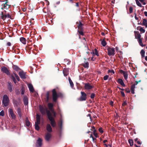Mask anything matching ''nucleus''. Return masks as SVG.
<instances>
[{"instance_id":"f257e3e1","label":"nucleus","mask_w":147,"mask_h":147,"mask_svg":"<svg viewBox=\"0 0 147 147\" xmlns=\"http://www.w3.org/2000/svg\"><path fill=\"white\" fill-rule=\"evenodd\" d=\"M46 113L48 117V118L50 121V124L53 127H55L56 126V123L55 121L54 118L52 116V114L49 110L46 111Z\"/></svg>"},{"instance_id":"f03ea898","label":"nucleus","mask_w":147,"mask_h":147,"mask_svg":"<svg viewBox=\"0 0 147 147\" xmlns=\"http://www.w3.org/2000/svg\"><path fill=\"white\" fill-rule=\"evenodd\" d=\"M52 95L53 100L54 102H56L58 97L63 98V94L59 92L57 93L55 89H53L52 90Z\"/></svg>"},{"instance_id":"7ed1b4c3","label":"nucleus","mask_w":147,"mask_h":147,"mask_svg":"<svg viewBox=\"0 0 147 147\" xmlns=\"http://www.w3.org/2000/svg\"><path fill=\"white\" fill-rule=\"evenodd\" d=\"M9 97L6 94L3 95L2 100V104L6 107L7 106L9 103Z\"/></svg>"},{"instance_id":"20e7f679","label":"nucleus","mask_w":147,"mask_h":147,"mask_svg":"<svg viewBox=\"0 0 147 147\" xmlns=\"http://www.w3.org/2000/svg\"><path fill=\"white\" fill-rule=\"evenodd\" d=\"M81 96L80 98H78V100L80 101H83L86 100L87 98V94L83 92H81Z\"/></svg>"},{"instance_id":"39448f33","label":"nucleus","mask_w":147,"mask_h":147,"mask_svg":"<svg viewBox=\"0 0 147 147\" xmlns=\"http://www.w3.org/2000/svg\"><path fill=\"white\" fill-rule=\"evenodd\" d=\"M39 110L42 115H45L46 113V111L47 110V108L46 107H43L41 105H40L39 107Z\"/></svg>"},{"instance_id":"423d86ee","label":"nucleus","mask_w":147,"mask_h":147,"mask_svg":"<svg viewBox=\"0 0 147 147\" xmlns=\"http://www.w3.org/2000/svg\"><path fill=\"white\" fill-rule=\"evenodd\" d=\"M108 55L109 56H111L114 54L115 50L113 48H111L108 47L107 49Z\"/></svg>"},{"instance_id":"0eeeda50","label":"nucleus","mask_w":147,"mask_h":147,"mask_svg":"<svg viewBox=\"0 0 147 147\" xmlns=\"http://www.w3.org/2000/svg\"><path fill=\"white\" fill-rule=\"evenodd\" d=\"M76 24H78V30H84V28L83 27L84 24L80 21L76 22Z\"/></svg>"},{"instance_id":"6e6552de","label":"nucleus","mask_w":147,"mask_h":147,"mask_svg":"<svg viewBox=\"0 0 147 147\" xmlns=\"http://www.w3.org/2000/svg\"><path fill=\"white\" fill-rule=\"evenodd\" d=\"M1 70L3 73H5L7 75H9L10 74L9 71L8 69L7 68L5 67H2Z\"/></svg>"},{"instance_id":"1a4fd4ad","label":"nucleus","mask_w":147,"mask_h":147,"mask_svg":"<svg viewBox=\"0 0 147 147\" xmlns=\"http://www.w3.org/2000/svg\"><path fill=\"white\" fill-rule=\"evenodd\" d=\"M84 88L85 89L90 90L93 88V87L90 85L89 83L84 84Z\"/></svg>"},{"instance_id":"9d476101","label":"nucleus","mask_w":147,"mask_h":147,"mask_svg":"<svg viewBox=\"0 0 147 147\" xmlns=\"http://www.w3.org/2000/svg\"><path fill=\"white\" fill-rule=\"evenodd\" d=\"M9 114L10 115L12 118L14 119L16 118V115L14 113L13 109H9L8 110Z\"/></svg>"},{"instance_id":"9b49d317","label":"nucleus","mask_w":147,"mask_h":147,"mask_svg":"<svg viewBox=\"0 0 147 147\" xmlns=\"http://www.w3.org/2000/svg\"><path fill=\"white\" fill-rule=\"evenodd\" d=\"M7 18L12 19L11 17L9 15V13H5L4 16H2V19L3 20H4L5 19Z\"/></svg>"},{"instance_id":"f8f14e48","label":"nucleus","mask_w":147,"mask_h":147,"mask_svg":"<svg viewBox=\"0 0 147 147\" xmlns=\"http://www.w3.org/2000/svg\"><path fill=\"white\" fill-rule=\"evenodd\" d=\"M19 75L22 79H25L26 78V74L23 71L19 72Z\"/></svg>"},{"instance_id":"ddd939ff","label":"nucleus","mask_w":147,"mask_h":147,"mask_svg":"<svg viewBox=\"0 0 147 147\" xmlns=\"http://www.w3.org/2000/svg\"><path fill=\"white\" fill-rule=\"evenodd\" d=\"M45 97L46 98V102H48L49 101V99L51 98V97H50V92L49 91H47V92Z\"/></svg>"},{"instance_id":"4468645a","label":"nucleus","mask_w":147,"mask_h":147,"mask_svg":"<svg viewBox=\"0 0 147 147\" xmlns=\"http://www.w3.org/2000/svg\"><path fill=\"white\" fill-rule=\"evenodd\" d=\"M28 88L30 92H33L34 90L32 84H28Z\"/></svg>"},{"instance_id":"2eb2a0df","label":"nucleus","mask_w":147,"mask_h":147,"mask_svg":"<svg viewBox=\"0 0 147 147\" xmlns=\"http://www.w3.org/2000/svg\"><path fill=\"white\" fill-rule=\"evenodd\" d=\"M46 129L49 133H51L52 131V128L50 124H49L47 125Z\"/></svg>"},{"instance_id":"dca6fc26","label":"nucleus","mask_w":147,"mask_h":147,"mask_svg":"<svg viewBox=\"0 0 147 147\" xmlns=\"http://www.w3.org/2000/svg\"><path fill=\"white\" fill-rule=\"evenodd\" d=\"M48 106L50 111L51 112L54 111L53 109V105L51 103H49L48 104Z\"/></svg>"},{"instance_id":"f3484780","label":"nucleus","mask_w":147,"mask_h":147,"mask_svg":"<svg viewBox=\"0 0 147 147\" xmlns=\"http://www.w3.org/2000/svg\"><path fill=\"white\" fill-rule=\"evenodd\" d=\"M24 104L25 105H27L28 104V98L26 96H25L23 98Z\"/></svg>"},{"instance_id":"a211bd4d","label":"nucleus","mask_w":147,"mask_h":147,"mask_svg":"<svg viewBox=\"0 0 147 147\" xmlns=\"http://www.w3.org/2000/svg\"><path fill=\"white\" fill-rule=\"evenodd\" d=\"M42 140L40 138H38V140L37 141L36 143L37 144L36 145H38V146L39 147H40L42 145Z\"/></svg>"},{"instance_id":"6ab92c4d","label":"nucleus","mask_w":147,"mask_h":147,"mask_svg":"<svg viewBox=\"0 0 147 147\" xmlns=\"http://www.w3.org/2000/svg\"><path fill=\"white\" fill-rule=\"evenodd\" d=\"M120 73L123 74L125 79L126 80L127 78V72L122 70H120Z\"/></svg>"},{"instance_id":"aec40b11","label":"nucleus","mask_w":147,"mask_h":147,"mask_svg":"<svg viewBox=\"0 0 147 147\" xmlns=\"http://www.w3.org/2000/svg\"><path fill=\"white\" fill-rule=\"evenodd\" d=\"M51 137V135L50 133H48L45 135V139L47 141H49Z\"/></svg>"},{"instance_id":"412c9836","label":"nucleus","mask_w":147,"mask_h":147,"mask_svg":"<svg viewBox=\"0 0 147 147\" xmlns=\"http://www.w3.org/2000/svg\"><path fill=\"white\" fill-rule=\"evenodd\" d=\"M13 103L14 105V107H18L19 105V102L17 100L15 99H13Z\"/></svg>"},{"instance_id":"4be33fe9","label":"nucleus","mask_w":147,"mask_h":147,"mask_svg":"<svg viewBox=\"0 0 147 147\" xmlns=\"http://www.w3.org/2000/svg\"><path fill=\"white\" fill-rule=\"evenodd\" d=\"M8 88L10 92H11L12 91V85L11 82L8 83Z\"/></svg>"},{"instance_id":"5701e85b","label":"nucleus","mask_w":147,"mask_h":147,"mask_svg":"<svg viewBox=\"0 0 147 147\" xmlns=\"http://www.w3.org/2000/svg\"><path fill=\"white\" fill-rule=\"evenodd\" d=\"M17 111L19 117L21 118L22 117L21 109L20 107L18 108L17 109Z\"/></svg>"},{"instance_id":"b1692460","label":"nucleus","mask_w":147,"mask_h":147,"mask_svg":"<svg viewBox=\"0 0 147 147\" xmlns=\"http://www.w3.org/2000/svg\"><path fill=\"white\" fill-rule=\"evenodd\" d=\"M35 123H40V116L38 114H37L36 115V121Z\"/></svg>"},{"instance_id":"393cba45","label":"nucleus","mask_w":147,"mask_h":147,"mask_svg":"<svg viewBox=\"0 0 147 147\" xmlns=\"http://www.w3.org/2000/svg\"><path fill=\"white\" fill-rule=\"evenodd\" d=\"M135 35L136 38L139 39L141 38V35L138 32H135Z\"/></svg>"},{"instance_id":"a878e982","label":"nucleus","mask_w":147,"mask_h":147,"mask_svg":"<svg viewBox=\"0 0 147 147\" xmlns=\"http://www.w3.org/2000/svg\"><path fill=\"white\" fill-rule=\"evenodd\" d=\"M20 40L24 44H26V39L25 38L23 37H21L20 38Z\"/></svg>"},{"instance_id":"bb28decb","label":"nucleus","mask_w":147,"mask_h":147,"mask_svg":"<svg viewBox=\"0 0 147 147\" xmlns=\"http://www.w3.org/2000/svg\"><path fill=\"white\" fill-rule=\"evenodd\" d=\"M12 68L16 71H18L20 69L16 65H13L12 66Z\"/></svg>"},{"instance_id":"cd10ccee","label":"nucleus","mask_w":147,"mask_h":147,"mask_svg":"<svg viewBox=\"0 0 147 147\" xmlns=\"http://www.w3.org/2000/svg\"><path fill=\"white\" fill-rule=\"evenodd\" d=\"M63 73L65 76H67L68 74V70L66 69H64L63 70Z\"/></svg>"},{"instance_id":"c85d7f7f","label":"nucleus","mask_w":147,"mask_h":147,"mask_svg":"<svg viewBox=\"0 0 147 147\" xmlns=\"http://www.w3.org/2000/svg\"><path fill=\"white\" fill-rule=\"evenodd\" d=\"M40 123H35V129L38 131L40 129V127L38 125L39 124H40Z\"/></svg>"},{"instance_id":"c756f323","label":"nucleus","mask_w":147,"mask_h":147,"mask_svg":"<svg viewBox=\"0 0 147 147\" xmlns=\"http://www.w3.org/2000/svg\"><path fill=\"white\" fill-rule=\"evenodd\" d=\"M26 124L27 126L29 127L30 125V122L29 121L28 118H26Z\"/></svg>"},{"instance_id":"7c9ffc66","label":"nucleus","mask_w":147,"mask_h":147,"mask_svg":"<svg viewBox=\"0 0 147 147\" xmlns=\"http://www.w3.org/2000/svg\"><path fill=\"white\" fill-rule=\"evenodd\" d=\"M135 84H134L131 86V90L132 94L134 93V89L135 88Z\"/></svg>"},{"instance_id":"2f4dec72","label":"nucleus","mask_w":147,"mask_h":147,"mask_svg":"<svg viewBox=\"0 0 147 147\" xmlns=\"http://www.w3.org/2000/svg\"><path fill=\"white\" fill-rule=\"evenodd\" d=\"M68 80L71 87L72 88H73L74 86V84L70 77H69L68 78Z\"/></svg>"},{"instance_id":"473e14b6","label":"nucleus","mask_w":147,"mask_h":147,"mask_svg":"<svg viewBox=\"0 0 147 147\" xmlns=\"http://www.w3.org/2000/svg\"><path fill=\"white\" fill-rule=\"evenodd\" d=\"M84 30H78V32L79 34V35H81L82 36H84V33L83 32Z\"/></svg>"},{"instance_id":"72a5a7b5","label":"nucleus","mask_w":147,"mask_h":147,"mask_svg":"<svg viewBox=\"0 0 147 147\" xmlns=\"http://www.w3.org/2000/svg\"><path fill=\"white\" fill-rule=\"evenodd\" d=\"M101 43L103 47H105L107 45V43L104 39L102 41Z\"/></svg>"},{"instance_id":"f704fd0d","label":"nucleus","mask_w":147,"mask_h":147,"mask_svg":"<svg viewBox=\"0 0 147 147\" xmlns=\"http://www.w3.org/2000/svg\"><path fill=\"white\" fill-rule=\"evenodd\" d=\"M83 67L86 68H88L89 67V63L88 62H86L85 64H83Z\"/></svg>"},{"instance_id":"c9c22d12","label":"nucleus","mask_w":147,"mask_h":147,"mask_svg":"<svg viewBox=\"0 0 147 147\" xmlns=\"http://www.w3.org/2000/svg\"><path fill=\"white\" fill-rule=\"evenodd\" d=\"M140 53L141 55V56L142 57H144V54H145V51L143 50H142L141 52Z\"/></svg>"},{"instance_id":"e433bc0d","label":"nucleus","mask_w":147,"mask_h":147,"mask_svg":"<svg viewBox=\"0 0 147 147\" xmlns=\"http://www.w3.org/2000/svg\"><path fill=\"white\" fill-rule=\"evenodd\" d=\"M15 77L16 78L17 80L19 81L20 80V79L18 76L16 74V73H13Z\"/></svg>"},{"instance_id":"4c0bfd02","label":"nucleus","mask_w":147,"mask_h":147,"mask_svg":"<svg viewBox=\"0 0 147 147\" xmlns=\"http://www.w3.org/2000/svg\"><path fill=\"white\" fill-rule=\"evenodd\" d=\"M15 77L16 78L17 80L19 81L20 80V79L18 76L16 74V73H13Z\"/></svg>"},{"instance_id":"58836bf2","label":"nucleus","mask_w":147,"mask_h":147,"mask_svg":"<svg viewBox=\"0 0 147 147\" xmlns=\"http://www.w3.org/2000/svg\"><path fill=\"white\" fill-rule=\"evenodd\" d=\"M128 141L129 144H130V146H132L133 144V140H132L129 139L128 140Z\"/></svg>"},{"instance_id":"ea45409f","label":"nucleus","mask_w":147,"mask_h":147,"mask_svg":"<svg viewBox=\"0 0 147 147\" xmlns=\"http://www.w3.org/2000/svg\"><path fill=\"white\" fill-rule=\"evenodd\" d=\"M11 79L16 84V79L12 75H11Z\"/></svg>"},{"instance_id":"a19ab883","label":"nucleus","mask_w":147,"mask_h":147,"mask_svg":"<svg viewBox=\"0 0 147 147\" xmlns=\"http://www.w3.org/2000/svg\"><path fill=\"white\" fill-rule=\"evenodd\" d=\"M120 84L123 86H125V85L123 83V80L122 79H120Z\"/></svg>"},{"instance_id":"79ce46f5","label":"nucleus","mask_w":147,"mask_h":147,"mask_svg":"<svg viewBox=\"0 0 147 147\" xmlns=\"http://www.w3.org/2000/svg\"><path fill=\"white\" fill-rule=\"evenodd\" d=\"M138 39L140 45L141 46H142V47H143V45L142 42V39H141V38Z\"/></svg>"},{"instance_id":"37998d69","label":"nucleus","mask_w":147,"mask_h":147,"mask_svg":"<svg viewBox=\"0 0 147 147\" xmlns=\"http://www.w3.org/2000/svg\"><path fill=\"white\" fill-rule=\"evenodd\" d=\"M137 4L139 7H141V4L139 2L138 0H136Z\"/></svg>"},{"instance_id":"c03bdc74","label":"nucleus","mask_w":147,"mask_h":147,"mask_svg":"<svg viewBox=\"0 0 147 147\" xmlns=\"http://www.w3.org/2000/svg\"><path fill=\"white\" fill-rule=\"evenodd\" d=\"M4 115V112L3 110L1 111L0 112V116H3Z\"/></svg>"},{"instance_id":"a18cd8bd","label":"nucleus","mask_w":147,"mask_h":147,"mask_svg":"<svg viewBox=\"0 0 147 147\" xmlns=\"http://www.w3.org/2000/svg\"><path fill=\"white\" fill-rule=\"evenodd\" d=\"M108 73H111L112 74H114L115 73L114 71L113 70H109L108 71Z\"/></svg>"},{"instance_id":"49530a36","label":"nucleus","mask_w":147,"mask_h":147,"mask_svg":"<svg viewBox=\"0 0 147 147\" xmlns=\"http://www.w3.org/2000/svg\"><path fill=\"white\" fill-rule=\"evenodd\" d=\"M94 51L95 52V54L96 55H97V56H99L98 53V52L97 50L96 49H94Z\"/></svg>"},{"instance_id":"de8ad7c7","label":"nucleus","mask_w":147,"mask_h":147,"mask_svg":"<svg viewBox=\"0 0 147 147\" xmlns=\"http://www.w3.org/2000/svg\"><path fill=\"white\" fill-rule=\"evenodd\" d=\"M6 13V11H3V12H1V13H0V15H1V19H2V16L3 15L4 16V15Z\"/></svg>"},{"instance_id":"09e8293b","label":"nucleus","mask_w":147,"mask_h":147,"mask_svg":"<svg viewBox=\"0 0 147 147\" xmlns=\"http://www.w3.org/2000/svg\"><path fill=\"white\" fill-rule=\"evenodd\" d=\"M98 130L100 132L101 134H102L103 132V131L102 130V128L101 127H100L99 128Z\"/></svg>"},{"instance_id":"8fccbe9b","label":"nucleus","mask_w":147,"mask_h":147,"mask_svg":"<svg viewBox=\"0 0 147 147\" xmlns=\"http://www.w3.org/2000/svg\"><path fill=\"white\" fill-rule=\"evenodd\" d=\"M95 96V94L94 93H92L90 96V97L91 98L93 99L94 98Z\"/></svg>"},{"instance_id":"3c124183","label":"nucleus","mask_w":147,"mask_h":147,"mask_svg":"<svg viewBox=\"0 0 147 147\" xmlns=\"http://www.w3.org/2000/svg\"><path fill=\"white\" fill-rule=\"evenodd\" d=\"M2 5L3 7V8H5L8 5L9 6H10V5H9L8 4H5V3H4L2 4Z\"/></svg>"},{"instance_id":"603ef678","label":"nucleus","mask_w":147,"mask_h":147,"mask_svg":"<svg viewBox=\"0 0 147 147\" xmlns=\"http://www.w3.org/2000/svg\"><path fill=\"white\" fill-rule=\"evenodd\" d=\"M109 76L108 75H106L103 77V79L104 80H107Z\"/></svg>"},{"instance_id":"864d4df0","label":"nucleus","mask_w":147,"mask_h":147,"mask_svg":"<svg viewBox=\"0 0 147 147\" xmlns=\"http://www.w3.org/2000/svg\"><path fill=\"white\" fill-rule=\"evenodd\" d=\"M147 22V20L145 19H144L143 20V22L142 24H143L144 25Z\"/></svg>"},{"instance_id":"5fc2aeb1","label":"nucleus","mask_w":147,"mask_h":147,"mask_svg":"<svg viewBox=\"0 0 147 147\" xmlns=\"http://www.w3.org/2000/svg\"><path fill=\"white\" fill-rule=\"evenodd\" d=\"M53 114V116L54 117H56V113L54 111L52 112H51Z\"/></svg>"},{"instance_id":"6e6d98bb","label":"nucleus","mask_w":147,"mask_h":147,"mask_svg":"<svg viewBox=\"0 0 147 147\" xmlns=\"http://www.w3.org/2000/svg\"><path fill=\"white\" fill-rule=\"evenodd\" d=\"M140 30L143 32H145V30L143 28H141L140 29Z\"/></svg>"},{"instance_id":"4d7b16f0","label":"nucleus","mask_w":147,"mask_h":147,"mask_svg":"<svg viewBox=\"0 0 147 147\" xmlns=\"http://www.w3.org/2000/svg\"><path fill=\"white\" fill-rule=\"evenodd\" d=\"M129 13H131L133 11V8L132 7H130L129 9Z\"/></svg>"},{"instance_id":"13d9d810","label":"nucleus","mask_w":147,"mask_h":147,"mask_svg":"<svg viewBox=\"0 0 147 147\" xmlns=\"http://www.w3.org/2000/svg\"><path fill=\"white\" fill-rule=\"evenodd\" d=\"M57 112L59 114H61V110L59 107H58L57 109Z\"/></svg>"},{"instance_id":"bf43d9fd","label":"nucleus","mask_w":147,"mask_h":147,"mask_svg":"<svg viewBox=\"0 0 147 147\" xmlns=\"http://www.w3.org/2000/svg\"><path fill=\"white\" fill-rule=\"evenodd\" d=\"M15 52L16 53L18 54L19 53V51L18 49H17V50H15Z\"/></svg>"},{"instance_id":"052dcab7","label":"nucleus","mask_w":147,"mask_h":147,"mask_svg":"<svg viewBox=\"0 0 147 147\" xmlns=\"http://www.w3.org/2000/svg\"><path fill=\"white\" fill-rule=\"evenodd\" d=\"M90 137L91 138H92V140L93 141H94V140L96 139V138H94V137H93V136H92V134H91L90 135Z\"/></svg>"},{"instance_id":"680f3d73","label":"nucleus","mask_w":147,"mask_h":147,"mask_svg":"<svg viewBox=\"0 0 147 147\" xmlns=\"http://www.w3.org/2000/svg\"><path fill=\"white\" fill-rule=\"evenodd\" d=\"M127 104V102L126 101H125L122 104V106H124L126 105Z\"/></svg>"},{"instance_id":"e2e57ef3","label":"nucleus","mask_w":147,"mask_h":147,"mask_svg":"<svg viewBox=\"0 0 147 147\" xmlns=\"http://www.w3.org/2000/svg\"><path fill=\"white\" fill-rule=\"evenodd\" d=\"M11 34H12L11 35H10V34H8L9 36V37H12L14 35V33L13 32H12V33H11Z\"/></svg>"},{"instance_id":"0e129e2a","label":"nucleus","mask_w":147,"mask_h":147,"mask_svg":"<svg viewBox=\"0 0 147 147\" xmlns=\"http://www.w3.org/2000/svg\"><path fill=\"white\" fill-rule=\"evenodd\" d=\"M113 101H111L110 102V105H111V106H113Z\"/></svg>"},{"instance_id":"69168bd1","label":"nucleus","mask_w":147,"mask_h":147,"mask_svg":"<svg viewBox=\"0 0 147 147\" xmlns=\"http://www.w3.org/2000/svg\"><path fill=\"white\" fill-rule=\"evenodd\" d=\"M87 116H88L90 117V119L91 120H92V118H91V115L90 114H88V115H87Z\"/></svg>"},{"instance_id":"338daca9","label":"nucleus","mask_w":147,"mask_h":147,"mask_svg":"<svg viewBox=\"0 0 147 147\" xmlns=\"http://www.w3.org/2000/svg\"><path fill=\"white\" fill-rule=\"evenodd\" d=\"M121 94L123 96H124L125 95V94H124V93L123 92H122V91H121Z\"/></svg>"},{"instance_id":"774afa93","label":"nucleus","mask_w":147,"mask_h":147,"mask_svg":"<svg viewBox=\"0 0 147 147\" xmlns=\"http://www.w3.org/2000/svg\"><path fill=\"white\" fill-rule=\"evenodd\" d=\"M7 46H10L11 45V43L9 42H8L7 43Z\"/></svg>"}]
</instances>
